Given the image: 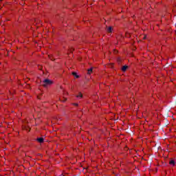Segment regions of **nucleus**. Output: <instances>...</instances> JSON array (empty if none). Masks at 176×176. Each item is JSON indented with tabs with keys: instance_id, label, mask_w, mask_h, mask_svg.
Returning a JSON list of instances; mask_svg holds the SVG:
<instances>
[{
	"instance_id": "f257e3e1",
	"label": "nucleus",
	"mask_w": 176,
	"mask_h": 176,
	"mask_svg": "<svg viewBox=\"0 0 176 176\" xmlns=\"http://www.w3.org/2000/svg\"><path fill=\"white\" fill-rule=\"evenodd\" d=\"M53 82L49 79H45L43 81L42 85L44 86V87H47V86H50Z\"/></svg>"
},
{
	"instance_id": "f03ea898",
	"label": "nucleus",
	"mask_w": 176,
	"mask_h": 176,
	"mask_svg": "<svg viewBox=\"0 0 176 176\" xmlns=\"http://www.w3.org/2000/svg\"><path fill=\"white\" fill-rule=\"evenodd\" d=\"M77 98H82L83 97V95L82 93L79 92L78 95L76 96Z\"/></svg>"
},
{
	"instance_id": "7ed1b4c3",
	"label": "nucleus",
	"mask_w": 176,
	"mask_h": 176,
	"mask_svg": "<svg viewBox=\"0 0 176 176\" xmlns=\"http://www.w3.org/2000/svg\"><path fill=\"white\" fill-rule=\"evenodd\" d=\"M38 142L42 143L43 142V138H38L37 139Z\"/></svg>"
},
{
	"instance_id": "20e7f679",
	"label": "nucleus",
	"mask_w": 176,
	"mask_h": 176,
	"mask_svg": "<svg viewBox=\"0 0 176 176\" xmlns=\"http://www.w3.org/2000/svg\"><path fill=\"white\" fill-rule=\"evenodd\" d=\"M72 75H73L74 76H75V78H79V76H78V74H76V72H73V73H72Z\"/></svg>"
},
{
	"instance_id": "39448f33",
	"label": "nucleus",
	"mask_w": 176,
	"mask_h": 176,
	"mask_svg": "<svg viewBox=\"0 0 176 176\" xmlns=\"http://www.w3.org/2000/svg\"><path fill=\"white\" fill-rule=\"evenodd\" d=\"M169 163L171 166H174V164H175V162L174 160H170Z\"/></svg>"
},
{
	"instance_id": "423d86ee",
	"label": "nucleus",
	"mask_w": 176,
	"mask_h": 176,
	"mask_svg": "<svg viewBox=\"0 0 176 176\" xmlns=\"http://www.w3.org/2000/svg\"><path fill=\"white\" fill-rule=\"evenodd\" d=\"M107 31H108V32H112V27H109L107 28Z\"/></svg>"
},
{
	"instance_id": "0eeeda50",
	"label": "nucleus",
	"mask_w": 176,
	"mask_h": 176,
	"mask_svg": "<svg viewBox=\"0 0 176 176\" xmlns=\"http://www.w3.org/2000/svg\"><path fill=\"white\" fill-rule=\"evenodd\" d=\"M127 68H128V67L127 66H123L122 67V71H126V69H127Z\"/></svg>"
},
{
	"instance_id": "6e6552de",
	"label": "nucleus",
	"mask_w": 176,
	"mask_h": 176,
	"mask_svg": "<svg viewBox=\"0 0 176 176\" xmlns=\"http://www.w3.org/2000/svg\"><path fill=\"white\" fill-rule=\"evenodd\" d=\"M91 72H93V69H88V74L90 75V74H91Z\"/></svg>"
},
{
	"instance_id": "1a4fd4ad",
	"label": "nucleus",
	"mask_w": 176,
	"mask_h": 176,
	"mask_svg": "<svg viewBox=\"0 0 176 176\" xmlns=\"http://www.w3.org/2000/svg\"><path fill=\"white\" fill-rule=\"evenodd\" d=\"M61 101L64 102L65 101H67V98H65V100H61Z\"/></svg>"
},
{
	"instance_id": "9d476101",
	"label": "nucleus",
	"mask_w": 176,
	"mask_h": 176,
	"mask_svg": "<svg viewBox=\"0 0 176 176\" xmlns=\"http://www.w3.org/2000/svg\"><path fill=\"white\" fill-rule=\"evenodd\" d=\"M38 68H39V69H41V66Z\"/></svg>"
},
{
	"instance_id": "9b49d317",
	"label": "nucleus",
	"mask_w": 176,
	"mask_h": 176,
	"mask_svg": "<svg viewBox=\"0 0 176 176\" xmlns=\"http://www.w3.org/2000/svg\"><path fill=\"white\" fill-rule=\"evenodd\" d=\"M74 105H78V104H74Z\"/></svg>"
}]
</instances>
